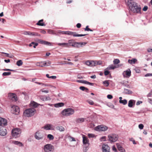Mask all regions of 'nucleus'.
Segmentation results:
<instances>
[{
    "mask_svg": "<svg viewBox=\"0 0 152 152\" xmlns=\"http://www.w3.org/2000/svg\"><path fill=\"white\" fill-rule=\"evenodd\" d=\"M83 144H87L88 145H89V140H88V138H87L85 136L83 135Z\"/></svg>",
    "mask_w": 152,
    "mask_h": 152,
    "instance_id": "obj_18",
    "label": "nucleus"
},
{
    "mask_svg": "<svg viewBox=\"0 0 152 152\" xmlns=\"http://www.w3.org/2000/svg\"><path fill=\"white\" fill-rule=\"evenodd\" d=\"M100 140L101 141H106V137L105 136L102 137L100 138Z\"/></svg>",
    "mask_w": 152,
    "mask_h": 152,
    "instance_id": "obj_54",
    "label": "nucleus"
},
{
    "mask_svg": "<svg viewBox=\"0 0 152 152\" xmlns=\"http://www.w3.org/2000/svg\"><path fill=\"white\" fill-rule=\"evenodd\" d=\"M30 31H25L23 32V34L24 35H30Z\"/></svg>",
    "mask_w": 152,
    "mask_h": 152,
    "instance_id": "obj_55",
    "label": "nucleus"
},
{
    "mask_svg": "<svg viewBox=\"0 0 152 152\" xmlns=\"http://www.w3.org/2000/svg\"><path fill=\"white\" fill-rule=\"evenodd\" d=\"M76 82H77L78 83H84V84H87L89 85H90V86H93L94 84L93 83H90L89 82H88V81H87L86 80H77Z\"/></svg>",
    "mask_w": 152,
    "mask_h": 152,
    "instance_id": "obj_19",
    "label": "nucleus"
},
{
    "mask_svg": "<svg viewBox=\"0 0 152 152\" xmlns=\"http://www.w3.org/2000/svg\"><path fill=\"white\" fill-rule=\"evenodd\" d=\"M11 111L12 113L17 115L19 112V108L17 106L13 105L11 107Z\"/></svg>",
    "mask_w": 152,
    "mask_h": 152,
    "instance_id": "obj_10",
    "label": "nucleus"
},
{
    "mask_svg": "<svg viewBox=\"0 0 152 152\" xmlns=\"http://www.w3.org/2000/svg\"><path fill=\"white\" fill-rule=\"evenodd\" d=\"M35 83L36 84H38L39 85H41L42 86H44L45 87L48 86H50V84H45V83H39V82H35Z\"/></svg>",
    "mask_w": 152,
    "mask_h": 152,
    "instance_id": "obj_32",
    "label": "nucleus"
},
{
    "mask_svg": "<svg viewBox=\"0 0 152 152\" xmlns=\"http://www.w3.org/2000/svg\"><path fill=\"white\" fill-rule=\"evenodd\" d=\"M119 102L121 104H122L124 105H125L127 104V100L124 99L122 100H119Z\"/></svg>",
    "mask_w": 152,
    "mask_h": 152,
    "instance_id": "obj_33",
    "label": "nucleus"
},
{
    "mask_svg": "<svg viewBox=\"0 0 152 152\" xmlns=\"http://www.w3.org/2000/svg\"><path fill=\"white\" fill-rule=\"evenodd\" d=\"M21 133V132L20 129L18 128L12 129V135L15 138L19 137Z\"/></svg>",
    "mask_w": 152,
    "mask_h": 152,
    "instance_id": "obj_5",
    "label": "nucleus"
},
{
    "mask_svg": "<svg viewBox=\"0 0 152 152\" xmlns=\"http://www.w3.org/2000/svg\"><path fill=\"white\" fill-rule=\"evenodd\" d=\"M30 105L31 106L34 107V108L38 106L37 104L34 102H31Z\"/></svg>",
    "mask_w": 152,
    "mask_h": 152,
    "instance_id": "obj_37",
    "label": "nucleus"
},
{
    "mask_svg": "<svg viewBox=\"0 0 152 152\" xmlns=\"http://www.w3.org/2000/svg\"><path fill=\"white\" fill-rule=\"evenodd\" d=\"M142 103V101H137L136 103V104L137 105H139L140 104Z\"/></svg>",
    "mask_w": 152,
    "mask_h": 152,
    "instance_id": "obj_61",
    "label": "nucleus"
},
{
    "mask_svg": "<svg viewBox=\"0 0 152 152\" xmlns=\"http://www.w3.org/2000/svg\"><path fill=\"white\" fill-rule=\"evenodd\" d=\"M65 31H62L61 30H58L57 32L56 33L58 34L57 35H58V34H64L65 33Z\"/></svg>",
    "mask_w": 152,
    "mask_h": 152,
    "instance_id": "obj_47",
    "label": "nucleus"
},
{
    "mask_svg": "<svg viewBox=\"0 0 152 152\" xmlns=\"http://www.w3.org/2000/svg\"><path fill=\"white\" fill-rule=\"evenodd\" d=\"M8 97L12 101H16L17 100V96L15 94L9 93L8 94Z\"/></svg>",
    "mask_w": 152,
    "mask_h": 152,
    "instance_id": "obj_13",
    "label": "nucleus"
},
{
    "mask_svg": "<svg viewBox=\"0 0 152 152\" xmlns=\"http://www.w3.org/2000/svg\"><path fill=\"white\" fill-rule=\"evenodd\" d=\"M75 48H79L80 47L79 42H75Z\"/></svg>",
    "mask_w": 152,
    "mask_h": 152,
    "instance_id": "obj_57",
    "label": "nucleus"
},
{
    "mask_svg": "<svg viewBox=\"0 0 152 152\" xmlns=\"http://www.w3.org/2000/svg\"><path fill=\"white\" fill-rule=\"evenodd\" d=\"M7 133L6 129L3 127H0V135L2 136L5 135Z\"/></svg>",
    "mask_w": 152,
    "mask_h": 152,
    "instance_id": "obj_16",
    "label": "nucleus"
},
{
    "mask_svg": "<svg viewBox=\"0 0 152 152\" xmlns=\"http://www.w3.org/2000/svg\"><path fill=\"white\" fill-rule=\"evenodd\" d=\"M120 152H125V149L122 147V148L118 150Z\"/></svg>",
    "mask_w": 152,
    "mask_h": 152,
    "instance_id": "obj_62",
    "label": "nucleus"
},
{
    "mask_svg": "<svg viewBox=\"0 0 152 152\" xmlns=\"http://www.w3.org/2000/svg\"><path fill=\"white\" fill-rule=\"evenodd\" d=\"M88 135L89 138H92L95 137V135L93 134H88Z\"/></svg>",
    "mask_w": 152,
    "mask_h": 152,
    "instance_id": "obj_49",
    "label": "nucleus"
},
{
    "mask_svg": "<svg viewBox=\"0 0 152 152\" xmlns=\"http://www.w3.org/2000/svg\"><path fill=\"white\" fill-rule=\"evenodd\" d=\"M79 88L80 89L83 91H86L87 92L88 90V88L84 86H80V87Z\"/></svg>",
    "mask_w": 152,
    "mask_h": 152,
    "instance_id": "obj_36",
    "label": "nucleus"
},
{
    "mask_svg": "<svg viewBox=\"0 0 152 152\" xmlns=\"http://www.w3.org/2000/svg\"><path fill=\"white\" fill-rule=\"evenodd\" d=\"M108 129L107 127L103 126H98L95 128V130L97 131H105Z\"/></svg>",
    "mask_w": 152,
    "mask_h": 152,
    "instance_id": "obj_9",
    "label": "nucleus"
},
{
    "mask_svg": "<svg viewBox=\"0 0 152 152\" xmlns=\"http://www.w3.org/2000/svg\"><path fill=\"white\" fill-rule=\"evenodd\" d=\"M64 34H67L69 35H73L74 37H82L85 36L87 34H76L75 32H72L71 31H65Z\"/></svg>",
    "mask_w": 152,
    "mask_h": 152,
    "instance_id": "obj_8",
    "label": "nucleus"
},
{
    "mask_svg": "<svg viewBox=\"0 0 152 152\" xmlns=\"http://www.w3.org/2000/svg\"><path fill=\"white\" fill-rule=\"evenodd\" d=\"M113 97L110 94H109L107 95V98L109 99H112L113 98Z\"/></svg>",
    "mask_w": 152,
    "mask_h": 152,
    "instance_id": "obj_63",
    "label": "nucleus"
},
{
    "mask_svg": "<svg viewBox=\"0 0 152 152\" xmlns=\"http://www.w3.org/2000/svg\"><path fill=\"white\" fill-rule=\"evenodd\" d=\"M113 62L114 64H116L120 62V61L118 59H116L113 60Z\"/></svg>",
    "mask_w": 152,
    "mask_h": 152,
    "instance_id": "obj_42",
    "label": "nucleus"
},
{
    "mask_svg": "<svg viewBox=\"0 0 152 152\" xmlns=\"http://www.w3.org/2000/svg\"><path fill=\"white\" fill-rule=\"evenodd\" d=\"M31 36H40V34H38V33L36 32H32L30 31V35Z\"/></svg>",
    "mask_w": 152,
    "mask_h": 152,
    "instance_id": "obj_34",
    "label": "nucleus"
},
{
    "mask_svg": "<svg viewBox=\"0 0 152 152\" xmlns=\"http://www.w3.org/2000/svg\"><path fill=\"white\" fill-rule=\"evenodd\" d=\"M36 66H40L41 67H43L44 66V61H41L38 62L36 64Z\"/></svg>",
    "mask_w": 152,
    "mask_h": 152,
    "instance_id": "obj_29",
    "label": "nucleus"
},
{
    "mask_svg": "<svg viewBox=\"0 0 152 152\" xmlns=\"http://www.w3.org/2000/svg\"><path fill=\"white\" fill-rule=\"evenodd\" d=\"M86 43H87L86 42H79L80 47H82L83 46H85L86 44Z\"/></svg>",
    "mask_w": 152,
    "mask_h": 152,
    "instance_id": "obj_44",
    "label": "nucleus"
},
{
    "mask_svg": "<svg viewBox=\"0 0 152 152\" xmlns=\"http://www.w3.org/2000/svg\"><path fill=\"white\" fill-rule=\"evenodd\" d=\"M56 129L60 132H64L65 130V128L61 126H57L56 127Z\"/></svg>",
    "mask_w": 152,
    "mask_h": 152,
    "instance_id": "obj_23",
    "label": "nucleus"
},
{
    "mask_svg": "<svg viewBox=\"0 0 152 152\" xmlns=\"http://www.w3.org/2000/svg\"><path fill=\"white\" fill-rule=\"evenodd\" d=\"M112 149L113 151H114L115 152H116L117 151V149L114 146H113L112 147Z\"/></svg>",
    "mask_w": 152,
    "mask_h": 152,
    "instance_id": "obj_64",
    "label": "nucleus"
},
{
    "mask_svg": "<svg viewBox=\"0 0 152 152\" xmlns=\"http://www.w3.org/2000/svg\"><path fill=\"white\" fill-rule=\"evenodd\" d=\"M116 68L115 66L113 65H110L108 67H107L106 69H114L115 68Z\"/></svg>",
    "mask_w": 152,
    "mask_h": 152,
    "instance_id": "obj_38",
    "label": "nucleus"
},
{
    "mask_svg": "<svg viewBox=\"0 0 152 152\" xmlns=\"http://www.w3.org/2000/svg\"><path fill=\"white\" fill-rule=\"evenodd\" d=\"M110 73V72L108 70H105L104 72V74L106 76L108 75Z\"/></svg>",
    "mask_w": 152,
    "mask_h": 152,
    "instance_id": "obj_58",
    "label": "nucleus"
},
{
    "mask_svg": "<svg viewBox=\"0 0 152 152\" xmlns=\"http://www.w3.org/2000/svg\"><path fill=\"white\" fill-rule=\"evenodd\" d=\"M35 111V110L34 108L27 109L24 111L23 115L27 117H31L34 115Z\"/></svg>",
    "mask_w": 152,
    "mask_h": 152,
    "instance_id": "obj_3",
    "label": "nucleus"
},
{
    "mask_svg": "<svg viewBox=\"0 0 152 152\" xmlns=\"http://www.w3.org/2000/svg\"><path fill=\"white\" fill-rule=\"evenodd\" d=\"M34 137L37 140H42L44 138V135L39 131H38L35 133L34 135Z\"/></svg>",
    "mask_w": 152,
    "mask_h": 152,
    "instance_id": "obj_7",
    "label": "nucleus"
},
{
    "mask_svg": "<svg viewBox=\"0 0 152 152\" xmlns=\"http://www.w3.org/2000/svg\"><path fill=\"white\" fill-rule=\"evenodd\" d=\"M11 73L10 72H4L2 74L3 76H8L11 75Z\"/></svg>",
    "mask_w": 152,
    "mask_h": 152,
    "instance_id": "obj_45",
    "label": "nucleus"
},
{
    "mask_svg": "<svg viewBox=\"0 0 152 152\" xmlns=\"http://www.w3.org/2000/svg\"><path fill=\"white\" fill-rule=\"evenodd\" d=\"M123 93L126 94H131L132 93V92L130 90L124 88Z\"/></svg>",
    "mask_w": 152,
    "mask_h": 152,
    "instance_id": "obj_28",
    "label": "nucleus"
},
{
    "mask_svg": "<svg viewBox=\"0 0 152 152\" xmlns=\"http://www.w3.org/2000/svg\"><path fill=\"white\" fill-rule=\"evenodd\" d=\"M85 64L88 66H95L96 62L94 61H88L86 62Z\"/></svg>",
    "mask_w": 152,
    "mask_h": 152,
    "instance_id": "obj_17",
    "label": "nucleus"
},
{
    "mask_svg": "<svg viewBox=\"0 0 152 152\" xmlns=\"http://www.w3.org/2000/svg\"><path fill=\"white\" fill-rule=\"evenodd\" d=\"M137 60L136 58H133L131 60L129 59L128 60V62L130 64H134L137 61Z\"/></svg>",
    "mask_w": 152,
    "mask_h": 152,
    "instance_id": "obj_27",
    "label": "nucleus"
},
{
    "mask_svg": "<svg viewBox=\"0 0 152 152\" xmlns=\"http://www.w3.org/2000/svg\"><path fill=\"white\" fill-rule=\"evenodd\" d=\"M127 5L130 11L134 13L141 14V8L138 3L134 2L128 1Z\"/></svg>",
    "mask_w": 152,
    "mask_h": 152,
    "instance_id": "obj_1",
    "label": "nucleus"
},
{
    "mask_svg": "<svg viewBox=\"0 0 152 152\" xmlns=\"http://www.w3.org/2000/svg\"><path fill=\"white\" fill-rule=\"evenodd\" d=\"M41 91L42 92H44L46 93H48L49 92V91L48 90H44V89H42L41 90Z\"/></svg>",
    "mask_w": 152,
    "mask_h": 152,
    "instance_id": "obj_60",
    "label": "nucleus"
},
{
    "mask_svg": "<svg viewBox=\"0 0 152 152\" xmlns=\"http://www.w3.org/2000/svg\"><path fill=\"white\" fill-rule=\"evenodd\" d=\"M54 128V126L53 125L50 124H47L43 127L42 128L47 130H54L55 129Z\"/></svg>",
    "mask_w": 152,
    "mask_h": 152,
    "instance_id": "obj_11",
    "label": "nucleus"
},
{
    "mask_svg": "<svg viewBox=\"0 0 152 152\" xmlns=\"http://www.w3.org/2000/svg\"><path fill=\"white\" fill-rule=\"evenodd\" d=\"M148 9V7L147 6H145L142 9V10L144 11H147Z\"/></svg>",
    "mask_w": 152,
    "mask_h": 152,
    "instance_id": "obj_56",
    "label": "nucleus"
},
{
    "mask_svg": "<svg viewBox=\"0 0 152 152\" xmlns=\"http://www.w3.org/2000/svg\"><path fill=\"white\" fill-rule=\"evenodd\" d=\"M148 101L149 103L152 105V99L151 98H148Z\"/></svg>",
    "mask_w": 152,
    "mask_h": 152,
    "instance_id": "obj_59",
    "label": "nucleus"
},
{
    "mask_svg": "<svg viewBox=\"0 0 152 152\" xmlns=\"http://www.w3.org/2000/svg\"><path fill=\"white\" fill-rule=\"evenodd\" d=\"M44 150L45 152H51L54 150V147L50 144H47L44 147Z\"/></svg>",
    "mask_w": 152,
    "mask_h": 152,
    "instance_id": "obj_4",
    "label": "nucleus"
},
{
    "mask_svg": "<svg viewBox=\"0 0 152 152\" xmlns=\"http://www.w3.org/2000/svg\"><path fill=\"white\" fill-rule=\"evenodd\" d=\"M69 139L71 141H76V140L75 139L72 137H69Z\"/></svg>",
    "mask_w": 152,
    "mask_h": 152,
    "instance_id": "obj_53",
    "label": "nucleus"
},
{
    "mask_svg": "<svg viewBox=\"0 0 152 152\" xmlns=\"http://www.w3.org/2000/svg\"><path fill=\"white\" fill-rule=\"evenodd\" d=\"M7 124V120L3 118L0 117V126H6Z\"/></svg>",
    "mask_w": 152,
    "mask_h": 152,
    "instance_id": "obj_15",
    "label": "nucleus"
},
{
    "mask_svg": "<svg viewBox=\"0 0 152 152\" xmlns=\"http://www.w3.org/2000/svg\"><path fill=\"white\" fill-rule=\"evenodd\" d=\"M88 26H86V28L84 29V30L85 31H93V30L90 29V28H88Z\"/></svg>",
    "mask_w": 152,
    "mask_h": 152,
    "instance_id": "obj_46",
    "label": "nucleus"
},
{
    "mask_svg": "<svg viewBox=\"0 0 152 152\" xmlns=\"http://www.w3.org/2000/svg\"><path fill=\"white\" fill-rule=\"evenodd\" d=\"M47 137L50 140H53L54 138L53 136L51 134H48Z\"/></svg>",
    "mask_w": 152,
    "mask_h": 152,
    "instance_id": "obj_41",
    "label": "nucleus"
},
{
    "mask_svg": "<svg viewBox=\"0 0 152 152\" xmlns=\"http://www.w3.org/2000/svg\"><path fill=\"white\" fill-rule=\"evenodd\" d=\"M87 102L90 104L91 105H93L94 104V102L91 100H87Z\"/></svg>",
    "mask_w": 152,
    "mask_h": 152,
    "instance_id": "obj_48",
    "label": "nucleus"
},
{
    "mask_svg": "<svg viewBox=\"0 0 152 152\" xmlns=\"http://www.w3.org/2000/svg\"><path fill=\"white\" fill-rule=\"evenodd\" d=\"M135 101L133 100H130L128 102V106L130 107H132L134 104Z\"/></svg>",
    "mask_w": 152,
    "mask_h": 152,
    "instance_id": "obj_24",
    "label": "nucleus"
},
{
    "mask_svg": "<svg viewBox=\"0 0 152 152\" xmlns=\"http://www.w3.org/2000/svg\"><path fill=\"white\" fill-rule=\"evenodd\" d=\"M37 41L39 43L41 44H44V45H51V44L50 43L48 42H47V41H45L43 40L42 39H38L37 40Z\"/></svg>",
    "mask_w": 152,
    "mask_h": 152,
    "instance_id": "obj_21",
    "label": "nucleus"
},
{
    "mask_svg": "<svg viewBox=\"0 0 152 152\" xmlns=\"http://www.w3.org/2000/svg\"><path fill=\"white\" fill-rule=\"evenodd\" d=\"M117 147L118 149V150L121 148L122 147L119 144L117 143L116 144Z\"/></svg>",
    "mask_w": 152,
    "mask_h": 152,
    "instance_id": "obj_51",
    "label": "nucleus"
},
{
    "mask_svg": "<svg viewBox=\"0 0 152 152\" xmlns=\"http://www.w3.org/2000/svg\"><path fill=\"white\" fill-rule=\"evenodd\" d=\"M75 113L74 109L71 108H67L63 110L61 112V114L64 117L70 116Z\"/></svg>",
    "mask_w": 152,
    "mask_h": 152,
    "instance_id": "obj_2",
    "label": "nucleus"
},
{
    "mask_svg": "<svg viewBox=\"0 0 152 152\" xmlns=\"http://www.w3.org/2000/svg\"><path fill=\"white\" fill-rule=\"evenodd\" d=\"M43 21V19L39 20L38 22L37 23V25L40 26H45V24L43 23H41V22H42Z\"/></svg>",
    "mask_w": 152,
    "mask_h": 152,
    "instance_id": "obj_31",
    "label": "nucleus"
},
{
    "mask_svg": "<svg viewBox=\"0 0 152 152\" xmlns=\"http://www.w3.org/2000/svg\"><path fill=\"white\" fill-rule=\"evenodd\" d=\"M64 105V103L63 102H60L54 104V106L56 107H63Z\"/></svg>",
    "mask_w": 152,
    "mask_h": 152,
    "instance_id": "obj_25",
    "label": "nucleus"
},
{
    "mask_svg": "<svg viewBox=\"0 0 152 152\" xmlns=\"http://www.w3.org/2000/svg\"><path fill=\"white\" fill-rule=\"evenodd\" d=\"M12 143L15 145H18L20 147L22 146H23V144L21 142L18 141H13L12 142Z\"/></svg>",
    "mask_w": 152,
    "mask_h": 152,
    "instance_id": "obj_26",
    "label": "nucleus"
},
{
    "mask_svg": "<svg viewBox=\"0 0 152 152\" xmlns=\"http://www.w3.org/2000/svg\"><path fill=\"white\" fill-rule=\"evenodd\" d=\"M147 97H151L152 96V90L147 95Z\"/></svg>",
    "mask_w": 152,
    "mask_h": 152,
    "instance_id": "obj_50",
    "label": "nucleus"
},
{
    "mask_svg": "<svg viewBox=\"0 0 152 152\" xmlns=\"http://www.w3.org/2000/svg\"><path fill=\"white\" fill-rule=\"evenodd\" d=\"M44 66H48L51 64V62L49 61H44Z\"/></svg>",
    "mask_w": 152,
    "mask_h": 152,
    "instance_id": "obj_35",
    "label": "nucleus"
},
{
    "mask_svg": "<svg viewBox=\"0 0 152 152\" xmlns=\"http://www.w3.org/2000/svg\"><path fill=\"white\" fill-rule=\"evenodd\" d=\"M123 76L124 77H129L131 75V71L129 69H128L124 71L123 73Z\"/></svg>",
    "mask_w": 152,
    "mask_h": 152,
    "instance_id": "obj_12",
    "label": "nucleus"
},
{
    "mask_svg": "<svg viewBox=\"0 0 152 152\" xmlns=\"http://www.w3.org/2000/svg\"><path fill=\"white\" fill-rule=\"evenodd\" d=\"M103 84H104L105 86L107 87L109 85V83L108 80H105L103 82Z\"/></svg>",
    "mask_w": 152,
    "mask_h": 152,
    "instance_id": "obj_43",
    "label": "nucleus"
},
{
    "mask_svg": "<svg viewBox=\"0 0 152 152\" xmlns=\"http://www.w3.org/2000/svg\"><path fill=\"white\" fill-rule=\"evenodd\" d=\"M138 127L140 129H142L144 127V125L142 124H140L139 125Z\"/></svg>",
    "mask_w": 152,
    "mask_h": 152,
    "instance_id": "obj_52",
    "label": "nucleus"
},
{
    "mask_svg": "<svg viewBox=\"0 0 152 152\" xmlns=\"http://www.w3.org/2000/svg\"><path fill=\"white\" fill-rule=\"evenodd\" d=\"M48 32L50 34H55L56 35H58L57 34H56V33L54 31H53L52 30H48Z\"/></svg>",
    "mask_w": 152,
    "mask_h": 152,
    "instance_id": "obj_40",
    "label": "nucleus"
},
{
    "mask_svg": "<svg viewBox=\"0 0 152 152\" xmlns=\"http://www.w3.org/2000/svg\"><path fill=\"white\" fill-rule=\"evenodd\" d=\"M23 62L21 60L18 61L16 63V64L18 66H21L23 64Z\"/></svg>",
    "mask_w": 152,
    "mask_h": 152,
    "instance_id": "obj_39",
    "label": "nucleus"
},
{
    "mask_svg": "<svg viewBox=\"0 0 152 152\" xmlns=\"http://www.w3.org/2000/svg\"><path fill=\"white\" fill-rule=\"evenodd\" d=\"M108 140L111 142H114L117 140L118 136L116 134H112L108 136Z\"/></svg>",
    "mask_w": 152,
    "mask_h": 152,
    "instance_id": "obj_6",
    "label": "nucleus"
},
{
    "mask_svg": "<svg viewBox=\"0 0 152 152\" xmlns=\"http://www.w3.org/2000/svg\"><path fill=\"white\" fill-rule=\"evenodd\" d=\"M57 44L59 46H62L63 47H68L69 43H57Z\"/></svg>",
    "mask_w": 152,
    "mask_h": 152,
    "instance_id": "obj_30",
    "label": "nucleus"
},
{
    "mask_svg": "<svg viewBox=\"0 0 152 152\" xmlns=\"http://www.w3.org/2000/svg\"><path fill=\"white\" fill-rule=\"evenodd\" d=\"M40 99L41 100L43 101H50L51 100V98L49 96H41L40 97Z\"/></svg>",
    "mask_w": 152,
    "mask_h": 152,
    "instance_id": "obj_20",
    "label": "nucleus"
},
{
    "mask_svg": "<svg viewBox=\"0 0 152 152\" xmlns=\"http://www.w3.org/2000/svg\"><path fill=\"white\" fill-rule=\"evenodd\" d=\"M102 149L103 152H110V148L107 145L103 144Z\"/></svg>",
    "mask_w": 152,
    "mask_h": 152,
    "instance_id": "obj_14",
    "label": "nucleus"
},
{
    "mask_svg": "<svg viewBox=\"0 0 152 152\" xmlns=\"http://www.w3.org/2000/svg\"><path fill=\"white\" fill-rule=\"evenodd\" d=\"M85 120V118H78L75 120L76 122L77 123H81L84 122Z\"/></svg>",
    "mask_w": 152,
    "mask_h": 152,
    "instance_id": "obj_22",
    "label": "nucleus"
}]
</instances>
